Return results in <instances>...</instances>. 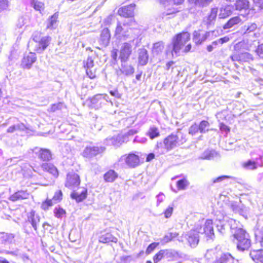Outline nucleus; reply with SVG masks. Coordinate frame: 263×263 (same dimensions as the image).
Here are the masks:
<instances>
[{"label":"nucleus","mask_w":263,"mask_h":263,"mask_svg":"<svg viewBox=\"0 0 263 263\" xmlns=\"http://www.w3.org/2000/svg\"><path fill=\"white\" fill-rule=\"evenodd\" d=\"M199 235L206 237L207 240L214 237L212 220L208 219L205 222L203 219L198 220L193 229L185 235H182L178 240L181 242L186 241L191 247L195 248L199 241Z\"/></svg>","instance_id":"obj_1"},{"label":"nucleus","mask_w":263,"mask_h":263,"mask_svg":"<svg viewBox=\"0 0 263 263\" xmlns=\"http://www.w3.org/2000/svg\"><path fill=\"white\" fill-rule=\"evenodd\" d=\"M231 224L230 230L233 237V241L237 245V248L240 251L248 250L251 246V240L249 234L241 228L233 226V220L230 221Z\"/></svg>","instance_id":"obj_2"},{"label":"nucleus","mask_w":263,"mask_h":263,"mask_svg":"<svg viewBox=\"0 0 263 263\" xmlns=\"http://www.w3.org/2000/svg\"><path fill=\"white\" fill-rule=\"evenodd\" d=\"M130 23H131L130 21H125L123 23H118L115 32V36L117 39L120 40L131 39L132 42L135 41V39L137 36L136 32H137L138 30L130 28Z\"/></svg>","instance_id":"obj_3"},{"label":"nucleus","mask_w":263,"mask_h":263,"mask_svg":"<svg viewBox=\"0 0 263 263\" xmlns=\"http://www.w3.org/2000/svg\"><path fill=\"white\" fill-rule=\"evenodd\" d=\"M134 42L130 41L123 43L120 48L119 51L117 49H113L110 53V56L115 62L117 63L118 59L120 61H128L133 51L132 43Z\"/></svg>","instance_id":"obj_4"},{"label":"nucleus","mask_w":263,"mask_h":263,"mask_svg":"<svg viewBox=\"0 0 263 263\" xmlns=\"http://www.w3.org/2000/svg\"><path fill=\"white\" fill-rule=\"evenodd\" d=\"M190 34L187 32H183L178 34L174 39L173 41V49L172 54L176 56L178 55L180 50L190 40Z\"/></svg>","instance_id":"obj_5"},{"label":"nucleus","mask_w":263,"mask_h":263,"mask_svg":"<svg viewBox=\"0 0 263 263\" xmlns=\"http://www.w3.org/2000/svg\"><path fill=\"white\" fill-rule=\"evenodd\" d=\"M90 102L92 107L96 109L101 107L109 102L112 104L109 100V96L106 94H97L91 99Z\"/></svg>","instance_id":"obj_6"},{"label":"nucleus","mask_w":263,"mask_h":263,"mask_svg":"<svg viewBox=\"0 0 263 263\" xmlns=\"http://www.w3.org/2000/svg\"><path fill=\"white\" fill-rule=\"evenodd\" d=\"M121 66L116 70V73L118 77L124 75L126 77L132 76L135 72L134 67L128 64L127 61H120Z\"/></svg>","instance_id":"obj_7"},{"label":"nucleus","mask_w":263,"mask_h":263,"mask_svg":"<svg viewBox=\"0 0 263 263\" xmlns=\"http://www.w3.org/2000/svg\"><path fill=\"white\" fill-rule=\"evenodd\" d=\"M105 150L104 146H87L82 152V156L87 158H91L97 155L102 153Z\"/></svg>","instance_id":"obj_8"},{"label":"nucleus","mask_w":263,"mask_h":263,"mask_svg":"<svg viewBox=\"0 0 263 263\" xmlns=\"http://www.w3.org/2000/svg\"><path fill=\"white\" fill-rule=\"evenodd\" d=\"M80 177L77 174L73 172L67 174L65 183L66 187L70 189H73L78 187L80 185Z\"/></svg>","instance_id":"obj_9"},{"label":"nucleus","mask_w":263,"mask_h":263,"mask_svg":"<svg viewBox=\"0 0 263 263\" xmlns=\"http://www.w3.org/2000/svg\"><path fill=\"white\" fill-rule=\"evenodd\" d=\"M124 158L125 164L130 168H135L140 163L139 157L134 153H130L122 157Z\"/></svg>","instance_id":"obj_10"},{"label":"nucleus","mask_w":263,"mask_h":263,"mask_svg":"<svg viewBox=\"0 0 263 263\" xmlns=\"http://www.w3.org/2000/svg\"><path fill=\"white\" fill-rule=\"evenodd\" d=\"M230 58L233 61H237L240 63L250 62L253 60V55L248 52L241 53L239 54L234 53L231 55Z\"/></svg>","instance_id":"obj_11"},{"label":"nucleus","mask_w":263,"mask_h":263,"mask_svg":"<svg viewBox=\"0 0 263 263\" xmlns=\"http://www.w3.org/2000/svg\"><path fill=\"white\" fill-rule=\"evenodd\" d=\"M32 152L37 155L39 158L43 161H49L52 158L51 153L48 149L36 147L32 149Z\"/></svg>","instance_id":"obj_12"},{"label":"nucleus","mask_w":263,"mask_h":263,"mask_svg":"<svg viewBox=\"0 0 263 263\" xmlns=\"http://www.w3.org/2000/svg\"><path fill=\"white\" fill-rule=\"evenodd\" d=\"M262 158L260 156L259 158L255 160H248L242 163V167L247 170H254L257 169L258 166H262Z\"/></svg>","instance_id":"obj_13"},{"label":"nucleus","mask_w":263,"mask_h":263,"mask_svg":"<svg viewBox=\"0 0 263 263\" xmlns=\"http://www.w3.org/2000/svg\"><path fill=\"white\" fill-rule=\"evenodd\" d=\"M135 4H132L120 8L118 10V14L124 17H131L134 15Z\"/></svg>","instance_id":"obj_14"},{"label":"nucleus","mask_w":263,"mask_h":263,"mask_svg":"<svg viewBox=\"0 0 263 263\" xmlns=\"http://www.w3.org/2000/svg\"><path fill=\"white\" fill-rule=\"evenodd\" d=\"M36 60V57L34 53L30 52L29 54L25 55L22 60V66L24 68L30 69Z\"/></svg>","instance_id":"obj_15"},{"label":"nucleus","mask_w":263,"mask_h":263,"mask_svg":"<svg viewBox=\"0 0 263 263\" xmlns=\"http://www.w3.org/2000/svg\"><path fill=\"white\" fill-rule=\"evenodd\" d=\"M51 40V37L49 36H45L42 37L41 40L37 43V46L35 50L39 53H42L49 46Z\"/></svg>","instance_id":"obj_16"},{"label":"nucleus","mask_w":263,"mask_h":263,"mask_svg":"<svg viewBox=\"0 0 263 263\" xmlns=\"http://www.w3.org/2000/svg\"><path fill=\"white\" fill-rule=\"evenodd\" d=\"M15 234L11 233L0 232V242L3 245H10L15 243Z\"/></svg>","instance_id":"obj_17"},{"label":"nucleus","mask_w":263,"mask_h":263,"mask_svg":"<svg viewBox=\"0 0 263 263\" xmlns=\"http://www.w3.org/2000/svg\"><path fill=\"white\" fill-rule=\"evenodd\" d=\"M180 178L177 182L176 186L178 190H185L190 185V182L187 180L186 176L181 174L175 176L172 179Z\"/></svg>","instance_id":"obj_18"},{"label":"nucleus","mask_w":263,"mask_h":263,"mask_svg":"<svg viewBox=\"0 0 263 263\" xmlns=\"http://www.w3.org/2000/svg\"><path fill=\"white\" fill-rule=\"evenodd\" d=\"M29 195V193L27 191L20 190L11 195L8 199L12 202H15L28 199Z\"/></svg>","instance_id":"obj_19"},{"label":"nucleus","mask_w":263,"mask_h":263,"mask_svg":"<svg viewBox=\"0 0 263 263\" xmlns=\"http://www.w3.org/2000/svg\"><path fill=\"white\" fill-rule=\"evenodd\" d=\"M28 221L31 224L33 229L37 232V225L40 221V216L35 213V211H32L28 215Z\"/></svg>","instance_id":"obj_20"},{"label":"nucleus","mask_w":263,"mask_h":263,"mask_svg":"<svg viewBox=\"0 0 263 263\" xmlns=\"http://www.w3.org/2000/svg\"><path fill=\"white\" fill-rule=\"evenodd\" d=\"M41 168L44 171L51 174L54 178H57L59 176V172L57 168L52 163H43L41 165Z\"/></svg>","instance_id":"obj_21"},{"label":"nucleus","mask_w":263,"mask_h":263,"mask_svg":"<svg viewBox=\"0 0 263 263\" xmlns=\"http://www.w3.org/2000/svg\"><path fill=\"white\" fill-rule=\"evenodd\" d=\"M110 40V33L109 29L107 28H104L101 33L99 42L104 46H107L109 43Z\"/></svg>","instance_id":"obj_22"},{"label":"nucleus","mask_w":263,"mask_h":263,"mask_svg":"<svg viewBox=\"0 0 263 263\" xmlns=\"http://www.w3.org/2000/svg\"><path fill=\"white\" fill-rule=\"evenodd\" d=\"M208 37L206 33H202L201 30L194 31L193 32V41L196 45H200Z\"/></svg>","instance_id":"obj_23"},{"label":"nucleus","mask_w":263,"mask_h":263,"mask_svg":"<svg viewBox=\"0 0 263 263\" xmlns=\"http://www.w3.org/2000/svg\"><path fill=\"white\" fill-rule=\"evenodd\" d=\"M218 12V9L217 8H214L211 9L210 14L204 18L203 22L208 27L211 26L214 24L217 14Z\"/></svg>","instance_id":"obj_24"},{"label":"nucleus","mask_w":263,"mask_h":263,"mask_svg":"<svg viewBox=\"0 0 263 263\" xmlns=\"http://www.w3.org/2000/svg\"><path fill=\"white\" fill-rule=\"evenodd\" d=\"M87 191L83 189L81 192L74 191L70 194L71 198L75 199L77 202H80L84 200L87 197Z\"/></svg>","instance_id":"obj_25"},{"label":"nucleus","mask_w":263,"mask_h":263,"mask_svg":"<svg viewBox=\"0 0 263 263\" xmlns=\"http://www.w3.org/2000/svg\"><path fill=\"white\" fill-rule=\"evenodd\" d=\"M234 259V257L230 254L223 253L217 256L213 263H229Z\"/></svg>","instance_id":"obj_26"},{"label":"nucleus","mask_w":263,"mask_h":263,"mask_svg":"<svg viewBox=\"0 0 263 263\" xmlns=\"http://www.w3.org/2000/svg\"><path fill=\"white\" fill-rule=\"evenodd\" d=\"M117 241V238L113 236L110 233H106L102 234L99 237V241L103 243H109L110 242L116 243Z\"/></svg>","instance_id":"obj_27"},{"label":"nucleus","mask_w":263,"mask_h":263,"mask_svg":"<svg viewBox=\"0 0 263 263\" xmlns=\"http://www.w3.org/2000/svg\"><path fill=\"white\" fill-rule=\"evenodd\" d=\"M233 11V7L232 5H226L220 8L219 13L220 18H225L231 15Z\"/></svg>","instance_id":"obj_28"},{"label":"nucleus","mask_w":263,"mask_h":263,"mask_svg":"<svg viewBox=\"0 0 263 263\" xmlns=\"http://www.w3.org/2000/svg\"><path fill=\"white\" fill-rule=\"evenodd\" d=\"M251 258L256 263H263V250H253L250 253Z\"/></svg>","instance_id":"obj_29"},{"label":"nucleus","mask_w":263,"mask_h":263,"mask_svg":"<svg viewBox=\"0 0 263 263\" xmlns=\"http://www.w3.org/2000/svg\"><path fill=\"white\" fill-rule=\"evenodd\" d=\"M121 136H114L106 139L105 143L107 145H112L115 146H119L123 142Z\"/></svg>","instance_id":"obj_30"},{"label":"nucleus","mask_w":263,"mask_h":263,"mask_svg":"<svg viewBox=\"0 0 263 263\" xmlns=\"http://www.w3.org/2000/svg\"><path fill=\"white\" fill-rule=\"evenodd\" d=\"M177 136L172 135L165 138V149L169 150L176 146L177 143Z\"/></svg>","instance_id":"obj_31"},{"label":"nucleus","mask_w":263,"mask_h":263,"mask_svg":"<svg viewBox=\"0 0 263 263\" xmlns=\"http://www.w3.org/2000/svg\"><path fill=\"white\" fill-rule=\"evenodd\" d=\"M148 55L147 51L145 49H141L139 50V63L142 66L145 65L148 61Z\"/></svg>","instance_id":"obj_32"},{"label":"nucleus","mask_w":263,"mask_h":263,"mask_svg":"<svg viewBox=\"0 0 263 263\" xmlns=\"http://www.w3.org/2000/svg\"><path fill=\"white\" fill-rule=\"evenodd\" d=\"M180 256L178 252L174 250H165V259L168 261L171 260H177L180 258Z\"/></svg>","instance_id":"obj_33"},{"label":"nucleus","mask_w":263,"mask_h":263,"mask_svg":"<svg viewBox=\"0 0 263 263\" xmlns=\"http://www.w3.org/2000/svg\"><path fill=\"white\" fill-rule=\"evenodd\" d=\"M118 176V174L115 171L110 170L105 173L103 178L106 182H113Z\"/></svg>","instance_id":"obj_34"},{"label":"nucleus","mask_w":263,"mask_h":263,"mask_svg":"<svg viewBox=\"0 0 263 263\" xmlns=\"http://www.w3.org/2000/svg\"><path fill=\"white\" fill-rule=\"evenodd\" d=\"M257 26L255 23H248L245 25L242 28L243 35H248L251 33L254 32L257 29Z\"/></svg>","instance_id":"obj_35"},{"label":"nucleus","mask_w":263,"mask_h":263,"mask_svg":"<svg viewBox=\"0 0 263 263\" xmlns=\"http://www.w3.org/2000/svg\"><path fill=\"white\" fill-rule=\"evenodd\" d=\"M235 5L236 10H247L249 9L250 4L248 0H237Z\"/></svg>","instance_id":"obj_36"},{"label":"nucleus","mask_w":263,"mask_h":263,"mask_svg":"<svg viewBox=\"0 0 263 263\" xmlns=\"http://www.w3.org/2000/svg\"><path fill=\"white\" fill-rule=\"evenodd\" d=\"M218 153L214 150H206L200 156L202 159L211 160L217 157Z\"/></svg>","instance_id":"obj_37"},{"label":"nucleus","mask_w":263,"mask_h":263,"mask_svg":"<svg viewBox=\"0 0 263 263\" xmlns=\"http://www.w3.org/2000/svg\"><path fill=\"white\" fill-rule=\"evenodd\" d=\"M241 20L239 16H235L230 18L223 27L224 29H228L233 27L234 25L238 24Z\"/></svg>","instance_id":"obj_38"},{"label":"nucleus","mask_w":263,"mask_h":263,"mask_svg":"<svg viewBox=\"0 0 263 263\" xmlns=\"http://www.w3.org/2000/svg\"><path fill=\"white\" fill-rule=\"evenodd\" d=\"M27 128L25 124L22 123H18L16 124L10 126L7 129V132L8 133H13L15 131H24Z\"/></svg>","instance_id":"obj_39"},{"label":"nucleus","mask_w":263,"mask_h":263,"mask_svg":"<svg viewBox=\"0 0 263 263\" xmlns=\"http://www.w3.org/2000/svg\"><path fill=\"white\" fill-rule=\"evenodd\" d=\"M58 16V13H55L48 19V24L47 25V27L48 28L53 29L56 27Z\"/></svg>","instance_id":"obj_40"},{"label":"nucleus","mask_w":263,"mask_h":263,"mask_svg":"<svg viewBox=\"0 0 263 263\" xmlns=\"http://www.w3.org/2000/svg\"><path fill=\"white\" fill-rule=\"evenodd\" d=\"M199 132L201 134H205L210 130V124L206 120H202L198 124Z\"/></svg>","instance_id":"obj_41"},{"label":"nucleus","mask_w":263,"mask_h":263,"mask_svg":"<svg viewBox=\"0 0 263 263\" xmlns=\"http://www.w3.org/2000/svg\"><path fill=\"white\" fill-rule=\"evenodd\" d=\"M164 49V45L163 42H158L154 44L152 49L153 53L156 55L161 53Z\"/></svg>","instance_id":"obj_42"},{"label":"nucleus","mask_w":263,"mask_h":263,"mask_svg":"<svg viewBox=\"0 0 263 263\" xmlns=\"http://www.w3.org/2000/svg\"><path fill=\"white\" fill-rule=\"evenodd\" d=\"M146 135L149 136L151 139H153L159 136L158 128L155 126H152L149 128Z\"/></svg>","instance_id":"obj_43"},{"label":"nucleus","mask_w":263,"mask_h":263,"mask_svg":"<svg viewBox=\"0 0 263 263\" xmlns=\"http://www.w3.org/2000/svg\"><path fill=\"white\" fill-rule=\"evenodd\" d=\"M178 236V233L172 229H170L167 233L165 235V242L170 241L173 240L175 238L177 237Z\"/></svg>","instance_id":"obj_44"},{"label":"nucleus","mask_w":263,"mask_h":263,"mask_svg":"<svg viewBox=\"0 0 263 263\" xmlns=\"http://www.w3.org/2000/svg\"><path fill=\"white\" fill-rule=\"evenodd\" d=\"M212 0H189L191 4H194L196 6L203 7L208 5Z\"/></svg>","instance_id":"obj_45"},{"label":"nucleus","mask_w":263,"mask_h":263,"mask_svg":"<svg viewBox=\"0 0 263 263\" xmlns=\"http://www.w3.org/2000/svg\"><path fill=\"white\" fill-rule=\"evenodd\" d=\"M164 140L163 142L158 143L155 148L154 152L155 154L159 156L164 153Z\"/></svg>","instance_id":"obj_46"},{"label":"nucleus","mask_w":263,"mask_h":263,"mask_svg":"<svg viewBox=\"0 0 263 263\" xmlns=\"http://www.w3.org/2000/svg\"><path fill=\"white\" fill-rule=\"evenodd\" d=\"M10 7V2L8 0H0V13L9 11Z\"/></svg>","instance_id":"obj_47"},{"label":"nucleus","mask_w":263,"mask_h":263,"mask_svg":"<svg viewBox=\"0 0 263 263\" xmlns=\"http://www.w3.org/2000/svg\"><path fill=\"white\" fill-rule=\"evenodd\" d=\"M230 224L224 223V221H219V223L217 224V228L218 232L222 234L225 233V230L228 228Z\"/></svg>","instance_id":"obj_48"},{"label":"nucleus","mask_w":263,"mask_h":263,"mask_svg":"<svg viewBox=\"0 0 263 263\" xmlns=\"http://www.w3.org/2000/svg\"><path fill=\"white\" fill-rule=\"evenodd\" d=\"M31 5L36 10L41 11L44 9V4L37 0H32Z\"/></svg>","instance_id":"obj_49"},{"label":"nucleus","mask_w":263,"mask_h":263,"mask_svg":"<svg viewBox=\"0 0 263 263\" xmlns=\"http://www.w3.org/2000/svg\"><path fill=\"white\" fill-rule=\"evenodd\" d=\"M53 212L54 216L58 218H61L63 215L66 214L65 211L60 207L55 208Z\"/></svg>","instance_id":"obj_50"},{"label":"nucleus","mask_w":263,"mask_h":263,"mask_svg":"<svg viewBox=\"0 0 263 263\" xmlns=\"http://www.w3.org/2000/svg\"><path fill=\"white\" fill-rule=\"evenodd\" d=\"M198 132H199V127L198 124L195 123L192 125L189 129V134L192 136L195 135Z\"/></svg>","instance_id":"obj_51"},{"label":"nucleus","mask_w":263,"mask_h":263,"mask_svg":"<svg viewBox=\"0 0 263 263\" xmlns=\"http://www.w3.org/2000/svg\"><path fill=\"white\" fill-rule=\"evenodd\" d=\"M63 194L61 190L55 192L54 195L51 199L55 203L60 201L62 199Z\"/></svg>","instance_id":"obj_52"},{"label":"nucleus","mask_w":263,"mask_h":263,"mask_svg":"<svg viewBox=\"0 0 263 263\" xmlns=\"http://www.w3.org/2000/svg\"><path fill=\"white\" fill-rule=\"evenodd\" d=\"M231 178H232V177L230 176H227V175H223V176H219L216 178H213L212 179V180H211V181L212 182V184L221 182L225 179H230Z\"/></svg>","instance_id":"obj_53"},{"label":"nucleus","mask_w":263,"mask_h":263,"mask_svg":"<svg viewBox=\"0 0 263 263\" xmlns=\"http://www.w3.org/2000/svg\"><path fill=\"white\" fill-rule=\"evenodd\" d=\"M84 63L85 69L92 68L94 66V62L91 57H88Z\"/></svg>","instance_id":"obj_54"},{"label":"nucleus","mask_w":263,"mask_h":263,"mask_svg":"<svg viewBox=\"0 0 263 263\" xmlns=\"http://www.w3.org/2000/svg\"><path fill=\"white\" fill-rule=\"evenodd\" d=\"M206 35L209 39H213V38L218 36L219 35L218 30H213L210 31H206Z\"/></svg>","instance_id":"obj_55"},{"label":"nucleus","mask_w":263,"mask_h":263,"mask_svg":"<svg viewBox=\"0 0 263 263\" xmlns=\"http://www.w3.org/2000/svg\"><path fill=\"white\" fill-rule=\"evenodd\" d=\"M227 116V111L226 110H222L220 112H219L216 115V118L218 119L219 122H220L221 120L225 119Z\"/></svg>","instance_id":"obj_56"},{"label":"nucleus","mask_w":263,"mask_h":263,"mask_svg":"<svg viewBox=\"0 0 263 263\" xmlns=\"http://www.w3.org/2000/svg\"><path fill=\"white\" fill-rule=\"evenodd\" d=\"M53 205V202L52 200H47L43 202L41 205V208L43 210L46 211L48 209L50 206Z\"/></svg>","instance_id":"obj_57"},{"label":"nucleus","mask_w":263,"mask_h":263,"mask_svg":"<svg viewBox=\"0 0 263 263\" xmlns=\"http://www.w3.org/2000/svg\"><path fill=\"white\" fill-rule=\"evenodd\" d=\"M164 252L163 250H160L157 254H156L153 258L154 263H157L163 257Z\"/></svg>","instance_id":"obj_58"},{"label":"nucleus","mask_w":263,"mask_h":263,"mask_svg":"<svg viewBox=\"0 0 263 263\" xmlns=\"http://www.w3.org/2000/svg\"><path fill=\"white\" fill-rule=\"evenodd\" d=\"M158 243H155V242H154V243H152L151 244H150L148 247L147 248V249L146 250V252L145 253L147 254H149L150 253H151L153 250L157 247V246H158Z\"/></svg>","instance_id":"obj_59"},{"label":"nucleus","mask_w":263,"mask_h":263,"mask_svg":"<svg viewBox=\"0 0 263 263\" xmlns=\"http://www.w3.org/2000/svg\"><path fill=\"white\" fill-rule=\"evenodd\" d=\"M32 38L35 42L38 43L42 38L41 32L39 31H35L33 32L32 35Z\"/></svg>","instance_id":"obj_60"},{"label":"nucleus","mask_w":263,"mask_h":263,"mask_svg":"<svg viewBox=\"0 0 263 263\" xmlns=\"http://www.w3.org/2000/svg\"><path fill=\"white\" fill-rule=\"evenodd\" d=\"M88 77L92 79L96 78L95 70L92 68L85 69Z\"/></svg>","instance_id":"obj_61"},{"label":"nucleus","mask_w":263,"mask_h":263,"mask_svg":"<svg viewBox=\"0 0 263 263\" xmlns=\"http://www.w3.org/2000/svg\"><path fill=\"white\" fill-rule=\"evenodd\" d=\"M3 252L6 254L11 255L13 256H17L20 255L19 250L17 249H16L15 250L11 251L4 250Z\"/></svg>","instance_id":"obj_62"},{"label":"nucleus","mask_w":263,"mask_h":263,"mask_svg":"<svg viewBox=\"0 0 263 263\" xmlns=\"http://www.w3.org/2000/svg\"><path fill=\"white\" fill-rule=\"evenodd\" d=\"M147 140V139L145 137H140L138 136H136L134 140V142H137L144 144L146 142Z\"/></svg>","instance_id":"obj_63"},{"label":"nucleus","mask_w":263,"mask_h":263,"mask_svg":"<svg viewBox=\"0 0 263 263\" xmlns=\"http://www.w3.org/2000/svg\"><path fill=\"white\" fill-rule=\"evenodd\" d=\"M256 52L258 56L260 58L263 59V44L258 45V48L256 49Z\"/></svg>","instance_id":"obj_64"}]
</instances>
